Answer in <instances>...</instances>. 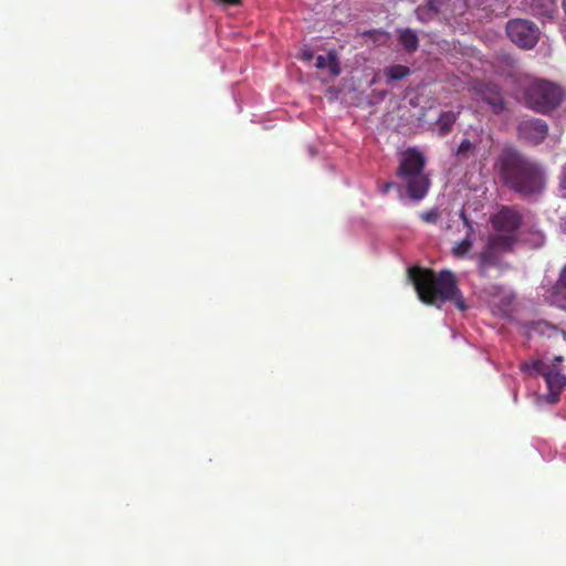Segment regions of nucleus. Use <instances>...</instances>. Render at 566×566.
Wrapping results in <instances>:
<instances>
[{"label": "nucleus", "mask_w": 566, "mask_h": 566, "mask_svg": "<svg viewBox=\"0 0 566 566\" xmlns=\"http://www.w3.org/2000/svg\"><path fill=\"white\" fill-rule=\"evenodd\" d=\"M447 0H429L426 4L418 6L416 9V18L423 23L434 20L441 12Z\"/></svg>", "instance_id": "obj_11"}, {"label": "nucleus", "mask_w": 566, "mask_h": 566, "mask_svg": "<svg viewBox=\"0 0 566 566\" xmlns=\"http://www.w3.org/2000/svg\"><path fill=\"white\" fill-rule=\"evenodd\" d=\"M493 237H511L513 247L517 242V230L523 224V214L513 206H502L490 218Z\"/></svg>", "instance_id": "obj_7"}, {"label": "nucleus", "mask_w": 566, "mask_h": 566, "mask_svg": "<svg viewBox=\"0 0 566 566\" xmlns=\"http://www.w3.org/2000/svg\"><path fill=\"white\" fill-rule=\"evenodd\" d=\"M563 9H564V11L566 13V0L563 1Z\"/></svg>", "instance_id": "obj_27"}, {"label": "nucleus", "mask_w": 566, "mask_h": 566, "mask_svg": "<svg viewBox=\"0 0 566 566\" xmlns=\"http://www.w3.org/2000/svg\"><path fill=\"white\" fill-rule=\"evenodd\" d=\"M560 226H562L563 231L566 233V218L562 219Z\"/></svg>", "instance_id": "obj_25"}, {"label": "nucleus", "mask_w": 566, "mask_h": 566, "mask_svg": "<svg viewBox=\"0 0 566 566\" xmlns=\"http://www.w3.org/2000/svg\"><path fill=\"white\" fill-rule=\"evenodd\" d=\"M505 32L509 39L518 48L532 49L538 42V28L526 19L507 21Z\"/></svg>", "instance_id": "obj_8"}, {"label": "nucleus", "mask_w": 566, "mask_h": 566, "mask_svg": "<svg viewBox=\"0 0 566 566\" xmlns=\"http://www.w3.org/2000/svg\"><path fill=\"white\" fill-rule=\"evenodd\" d=\"M555 361H556V363H562V361H563V357H562V356H557V357H555Z\"/></svg>", "instance_id": "obj_26"}, {"label": "nucleus", "mask_w": 566, "mask_h": 566, "mask_svg": "<svg viewBox=\"0 0 566 566\" xmlns=\"http://www.w3.org/2000/svg\"><path fill=\"white\" fill-rule=\"evenodd\" d=\"M409 280L422 303L439 308L449 302L455 303L457 308H467L458 280L450 270L434 272L420 266L409 269Z\"/></svg>", "instance_id": "obj_2"}, {"label": "nucleus", "mask_w": 566, "mask_h": 566, "mask_svg": "<svg viewBox=\"0 0 566 566\" xmlns=\"http://www.w3.org/2000/svg\"><path fill=\"white\" fill-rule=\"evenodd\" d=\"M461 217H462V219H463L464 224H465L467 227H469V228H470V230H472L471 222L469 221V219L467 218V216H465V213H464L463 211L461 212Z\"/></svg>", "instance_id": "obj_24"}, {"label": "nucleus", "mask_w": 566, "mask_h": 566, "mask_svg": "<svg viewBox=\"0 0 566 566\" xmlns=\"http://www.w3.org/2000/svg\"><path fill=\"white\" fill-rule=\"evenodd\" d=\"M316 67L327 69L332 77H337L342 73L340 62L335 51H329L326 56L319 55L316 59Z\"/></svg>", "instance_id": "obj_12"}, {"label": "nucleus", "mask_w": 566, "mask_h": 566, "mask_svg": "<svg viewBox=\"0 0 566 566\" xmlns=\"http://www.w3.org/2000/svg\"><path fill=\"white\" fill-rule=\"evenodd\" d=\"M558 284H559L560 287L566 290V268L560 273V276H559V280H558Z\"/></svg>", "instance_id": "obj_20"}, {"label": "nucleus", "mask_w": 566, "mask_h": 566, "mask_svg": "<svg viewBox=\"0 0 566 566\" xmlns=\"http://www.w3.org/2000/svg\"><path fill=\"white\" fill-rule=\"evenodd\" d=\"M494 169L503 187L517 193L520 198H538L546 189L544 167L514 148L502 150Z\"/></svg>", "instance_id": "obj_1"}, {"label": "nucleus", "mask_w": 566, "mask_h": 566, "mask_svg": "<svg viewBox=\"0 0 566 566\" xmlns=\"http://www.w3.org/2000/svg\"><path fill=\"white\" fill-rule=\"evenodd\" d=\"M560 185L566 190V165L563 168Z\"/></svg>", "instance_id": "obj_22"}, {"label": "nucleus", "mask_w": 566, "mask_h": 566, "mask_svg": "<svg viewBox=\"0 0 566 566\" xmlns=\"http://www.w3.org/2000/svg\"><path fill=\"white\" fill-rule=\"evenodd\" d=\"M384 74L386 76V81L391 83V81H401V78L407 77L410 74V70L403 65H392L386 67L384 70Z\"/></svg>", "instance_id": "obj_16"}, {"label": "nucleus", "mask_w": 566, "mask_h": 566, "mask_svg": "<svg viewBox=\"0 0 566 566\" xmlns=\"http://www.w3.org/2000/svg\"><path fill=\"white\" fill-rule=\"evenodd\" d=\"M511 237H489L485 247L478 255V272L480 276H486L491 269L502 268V254L513 250Z\"/></svg>", "instance_id": "obj_5"}, {"label": "nucleus", "mask_w": 566, "mask_h": 566, "mask_svg": "<svg viewBox=\"0 0 566 566\" xmlns=\"http://www.w3.org/2000/svg\"><path fill=\"white\" fill-rule=\"evenodd\" d=\"M564 96V90L549 80H533L524 88L526 105L541 114H548L559 107Z\"/></svg>", "instance_id": "obj_4"}, {"label": "nucleus", "mask_w": 566, "mask_h": 566, "mask_svg": "<svg viewBox=\"0 0 566 566\" xmlns=\"http://www.w3.org/2000/svg\"><path fill=\"white\" fill-rule=\"evenodd\" d=\"M522 370L528 376H542L552 397L551 402H556L557 397L566 386V374L556 363L548 364L544 360H535L522 364Z\"/></svg>", "instance_id": "obj_6"}, {"label": "nucleus", "mask_w": 566, "mask_h": 566, "mask_svg": "<svg viewBox=\"0 0 566 566\" xmlns=\"http://www.w3.org/2000/svg\"><path fill=\"white\" fill-rule=\"evenodd\" d=\"M395 187V185L392 182H387L382 186L380 192L381 193H387L389 190H391L392 188Z\"/></svg>", "instance_id": "obj_21"}, {"label": "nucleus", "mask_w": 566, "mask_h": 566, "mask_svg": "<svg viewBox=\"0 0 566 566\" xmlns=\"http://www.w3.org/2000/svg\"><path fill=\"white\" fill-rule=\"evenodd\" d=\"M472 245L471 239L465 238L453 247V254L458 258H462L472 249Z\"/></svg>", "instance_id": "obj_17"}, {"label": "nucleus", "mask_w": 566, "mask_h": 566, "mask_svg": "<svg viewBox=\"0 0 566 566\" xmlns=\"http://www.w3.org/2000/svg\"><path fill=\"white\" fill-rule=\"evenodd\" d=\"M426 164L424 155L417 148H407L400 155L396 176L403 181L413 200H422L430 189V179L424 174Z\"/></svg>", "instance_id": "obj_3"}, {"label": "nucleus", "mask_w": 566, "mask_h": 566, "mask_svg": "<svg viewBox=\"0 0 566 566\" xmlns=\"http://www.w3.org/2000/svg\"><path fill=\"white\" fill-rule=\"evenodd\" d=\"M219 1L224 3V4H229V6H234V4H239L240 3V0H219Z\"/></svg>", "instance_id": "obj_23"}, {"label": "nucleus", "mask_w": 566, "mask_h": 566, "mask_svg": "<svg viewBox=\"0 0 566 566\" xmlns=\"http://www.w3.org/2000/svg\"><path fill=\"white\" fill-rule=\"evenodd\" d=\"M474 95L485 102L494 114H501L505 109V101L497 84L492 82H474L471 84Z\"/></svg>", "instance_id": "obj_10"}, {"label": "nucleus", "mask_w": 566, "mask_h": 566, "mask_svg": "<svg viewBox=\"0 0 566 566\" xmlns=\"http://www.w3.org/2000/svg\"><path fill=\"white\" fill-rule=\"evenodd\" d=\"M460 113L461 109L458 112L444 111L440 114L439 118L437 119V126L441 136H446L452 130V127L457 122Z\"/></svg>", "instance_id": "obj_14"}, {"label": "nucleus", "mask_w": 566, "mask_h": 566, "mask_svg": "<svg viewBox=\"0 0 566 566\" xmlns=\"http://www.w3.org/2000/svg\"><path fill=\"white\" fill-rule=\"evenodd\" d=\"M298 59L303 62H311L314 59V52L310 49H303L301 53H298Z\"/></svg>", "instance_id": "obj_19"}, {"label": "nucleus", "mask_w": 566, "mask_h": 566, "mask_svg": "<svg viewBox=\"0 0 566 566\" xmlns=\"http://www.w3.org/2000/svg\"><path fill=\"white\" fill-rule=\"evenodd\" d=\"M398 42L409 53H415L419 49V38L411 29L399 30Z\"/></svg>", "instance_id": "obj_13"}, {"label": "nucleus", "mask_w": 566, "mask_h": 566, "mask_svg": "<svg viewBox=\"0 0 566 566\" xmlns=\"http://www.w3.org/2000/svg\"><path fill=\"white\" fill-rule=\"evenodd\" d=\"M478 145V142H471L468 138L462 139L454 153L457 161L464 163L470 158H473L475 156Z\"/></svg>", "instance_id": "obj_15"}, {"label": "nucleus", "mask_w": 566, "mask_h": 566, "mask_svg": "<svg viewBox=\"0 0 566 566\" xmlns=\"http://www.w3.org/2000/svg\"><path fill=\"white\" fill-rule=\"evenodd\" d=\"M517 136L526 143L537 146L545 142L548 136V124L542 118L524 119L516 126Z\"/></svg>", "instance_id": "obj_9"}, {"label": "nucleus", "mask_w": 566, "mask_h": 566, "mask_svg": "<svg viewBox=\"0 0 566 566\" xmlns=\"http://www.w3.org/2000/svg\"><path fill=\"white\" fill-rule=\"evenodd\" d=\"M440 218L438 209H431L421 213V219L428 223H436Z\"/></svg>", "instance_id": "obj_18"}]
</instances>
